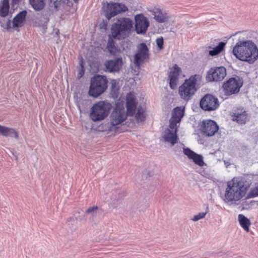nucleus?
Here are the masks:
<instances>
[{
  "label": "nucleus",
  "instance_id": "nucleus-20",
  "mask_svg": "<svg viewBox=\"0 0 258 258\" xmlns=\"http://www.w3.org/2000/svg\"><path fill=\"white\" fill-rule=\"evenodd\" d=\"M233 120L240 124H244L247 120L248 114L243 108L234 110L232 115Z\"/></svg>",
  "mask_w": 258,
  "mask_h": 258
},
{
  "label": "nucleus",
  "instance_id": "nucleus-3",
  "mask_svg": "<svg viewBox=\"0 0 258 258\" xmlns=\"http://www.w3.org/2000/svg\"><path fill=\"white\" fill-rule=\"evenodd\" d=\"M133 21L129 18L122 17L112 24L111 28V36L121 40L128 36L133 27Z\"/></svg>",
  "mask_w": 258,
  "mask_h": 258
},
{
  "label": "nucleus",
  "instance_id": "nucleus-36",
  "mask_svg": "<svg viewBox=\"0 0 258 258\" xmlns=\"http://www.w3.org/2000/svg\"><path fill=\"white\" fill-rule=\"evenodd\" d=\"M179 122L180 121H176L175 119H173L171 118L170 120V128L172 129V131H174L175 129L177 130V123Z\"/></svg>",
  "mask_w": 258,
  "mask_h": 258
},
{
  "label": "nucleus",
  "instance_id": "nucleus-19",
  "mask_svg": "<svg viewBox=\"0 0 258 258\" xmlns=\"http://www.w3.org/2000/svg\"><path fill=\"white\" fill-rule=\"evenodd\" d=\"M150 11L154 16V18L159 23L166 22L170 18L168 13L158 8H154Z\"/></svg>",
  "mask_w": 258,
  "mask_h": 258
},
{
  "label": "nucleus",
  "instance_id": "nucleus-29",
  "mask_svg": "<svg viewBox=\"0 0 258 258\" xmlns=\"http://www.w3.org/2000/svg\"><path fill=\"white\" fill-rule=\"evenodd\" d=\"M184 108L176 107L173 111L172 118L175 119L176 121H180L184 115Z\"/></svg>",
  "mask_w": 258,
  "mask_h": 258
},
{
  "label": "nucleus",
  "instance_id": "nucleus-13",
  "mask_svg": "<svg viewBox=\"0 0 258 258\" xmlns=\"http://www.w3.org/2000/svg\"><path fill=\"white\" fill-rule=\"evenodd\" d=\"M201 130L204 135L211 137L217 132L219 126L215 121L208 119L203 121Z\"/></svg>",
  "mask_w": 258,
  "mask_h": 258
},
{
  "label": "nucleus",
  "instance_id": "nucleus-11",
  "mask_svg": "<svg viewBox=\"0 0 258 258\" xmlns=\"http://www.w3.org/2000/svg\"><path fill=\"white\" fill-rule=\"evenodd\" d=\"M226 75V70L224 67L211 68L208 72L206 79L209 81H220Z\"/></svg>",
  "mask_w": 258,
  "mask_h": 258
},
{
  "label": "nucleus",
  "instance_id": "nucleus-38",
  "mask_svg": "<svg viewBox=\"0 0 258 258\" xmlns=\"http://www.w3.org/2000/svg\"><path fill=\"white\" fill-rule=\"evenodd\" d=\"M12 28V22H11V20H7L6 21V24H5V28H4V31H8V30H9V29H10Z\"/></svg>",
  "mask_w": 258,
  "mask_h": 258
},
{
  "label": "nucleus",
  "instance_id": "nucleus-10",
  "mask_svg": "<svg viewBox=\"0 0 258 258\" xmlns=\"http://www.w3.org/2000/svg\"><path fill=\"white\" fill-rule=\"evenodd\" d=\"M127 116L124 108L116 105L110 115V123L112 126L119 125L126 119Z\"/></svg>",
  "mask_w": 258,
  "mask_h": 258
},
{
  "label": "nucleus",
  "instance_id": "nucleus-5",
  "mask_svg": "<svg viewBox=\"0 0 258 258\" xmlns=\"http://www.w3.org/2000/svg\"><path fill=\"white\" fill-rule=\"evenodd\" d=\"M108 80L106 77L96 75L91 79L89 94L96 98L103 94L107 88Z\"/></svg>",
  "mask_w": 258,
  "mask_h": 258
},
{
  "label": "nucleus",
  "instance_id": "nucleus-8",
  "mask_svg": "<svg viewBox=\"0 0 258 258\" xmlns=\"http://www.w3.org/2000/svg\"><path fill=\"white\" fill-rule=\"evenodd\" d=\"M243 81L239 78H230L223 84L224 93L226 95L237 93L242 87Z\"/></svg>",
  "mask_w": 258,
  "mask_h": 258
},
{
  "label": "nucleus",
  "instance_id": "nucleus-4",
  "mask_svg": "<svg viewBox=\"0 0 258 258\" xmlns=\"http://www.w3.org/2000/svg\"><path fill=\"white\" fill-rule=\"evenodd\" d=\"M112 106L107 101H100L94 104L90 111L89 116L94 122L100 121L109 115Z\"/></svg>",
  "mask_w": 258,
  "mask_h": 258
},
{
  "label": "nucleus",
  "instance_id": "nucleus-16",
  "mask_svg": "<svg viewBox=\"0 0 258 258\" xmlns=\"http://www.w3.org/2000/svg\"><path fill=\"white\" fill-rule=\"evenodd\" d=\"M122 64V60L121 58L109 60L105 61L104 63L105 71L110 73L118 72L121 69Z\"/></svg>",
  "mask_w": 258,
  "mask_h": 258
},
{
  "label": "nucleus",
  "instance_id": "nucleus-12",
  "mask_svg": "<svg viewBox=\"0 0 258 258\" xmlns=\"http://www.w3.org/2000/svg\"><path fill=\"white\" fill-rule=\"evenodd\" d=\"M149 58V50L146 44L141 43L138 46V51L134 56V63L140 67L141 63Z\"/></svg>",
  "mask_w": 258,
  "mask_h": 258
},
{
  "label": "nucleus",
  "instance_id": "nucleus-33",
  "mask_svg": "<svg viewBox=\"0 0 258 258\" xmlns=\"http://www.w3.org/2000/svg\"><path fill=\"white\" fill-rule=\"evenodd\" d=\"M255 204V201H244L242 202L243 209L249 210Z\"/></svg>",
  "mask_w": 258,
  "mask_h": 258
},
{
  "label": "nucleus",
  "instance_id": "nucleus-21",
  "mask_svg": "<svg viewBox=\"0 0 258 258\" xmlns=\"http://www.w3.org/2000/svg\"><path fill=\"white\" fill-rule=\"evenodd\" d=\"M0 135L5 137H14L19 139L18 133L13 128L0 125Z\"/></svg>",
  "mask_w": 258,
  "mask_h": 258
},
{
  "label": "nucleus",
  "instance_id": "nucleus-1",
  "mask_svg": "<svg viewBox=\"0 0 258 258\" xmlns=\"http://www.w3.org/2000/svg\"><path fill=\"white\" fill-rule=\"evenodd\" d=\"M233 53L239 60L252 63L258 58V48L251 40L239 41L234 47Z\"/></svg>",
  "mask_w": 258,
  "mask_h": 258
},
{
  "label": "nucleus",
  "instance_id": "nucleus-6",
  "mask_svg": "<svg viewBox=\"0 0 258 258\" xmlns=\"http://www.w3.org/2000/svg\"><path fill=\"white\" fill-rule=\"evenodd\" d=\"M198 77L197 75L190 76L179 87V94L182 99L188 101L195 95L197 90L196 84Z\"/></svg>",
  "mask_w": 258,
  "mask_h": 258
},
{
  "label": "nucleus",
  "instance_id": "nucleus-7",
  "mask_svg": "<svg viewBox=\"0 0 258 258\" xmlns=\"http://www.w3.org/2000/svg\"><path fill=\"white\" fill-rule=\"evenodd\" d=\"M127 11L128 8L124 4L110 2L107 4V6L104 10V15L108 20H109L111 18L118 14Z\"/></svg>",
  "mask_w": 258,
  "mask_h": 258
},
{
  "label": "nucleus",
  "instance_id": "nucleus-34",
  "mask_svg": "<svg viewBox=\"0 0 258 258\" xmlns=\"http://www.w3.org/2000/svg\"><path fill=\"white\" fill-rule=\"evenodd\" d=\"M258 196V185L252 188L247 195V198H253Z\"/></svg>",
  "mask_w": 258,
  "mask_h": 258
},
{
  "label": "nucleus",
  "instance_id": "nucleus-35",
  "mask_svg": "<svg viewBox=\"0 0 258 258\" xmlns=\"http://www.w3.org/2000/svg\"><path fill=\"white\" fill-rule=\"evenodd\" d=\"M207 214V212H201L199 213L198 214L195 215L194 217L192 218V220L193 221H198V220L203 219L205 218L206 215Z\"/></svg>",
  "mask_w": 258,
  "mask_h": 258
},
{
  "label": "nucleus",
  "instance_id": "nucleus-22",
  "mask_svg": "<svg viewBox=\"0 0 258 258\" xmlns=\"http://www.w3.org/2000/svg\"><path fill=\"white\" fill-rule=\"evenodd\" d=\"M163 138L165 142L170 143L172 146H174L177 141L176 129L174 131H171L170 129L166 130Z\"/></svg>",
  "mask_w": 258,
  "mask_h": 258
},
{
  "label": "nucleus",
  "instance_id": "nucleus-17",
  "mask_svg": "<svg viewBox=\"0 0 258 258\" xmlns=\"http://www.w3.org/2000/svg\"><path fill=\"white\" fill-rule=\"evenodd\" d=\"M137 102L135 97L131 93H128L126 97L127 115L133 116L137 108Z\"/></svg>",
  "mask_w": 258,
  "mask_h": 258
},
{
  "label": "nucleus",
  "instance_id": "nucleus-15",
  "mask_svg": "<svg viewBox=\"0 0 258 258\" xmlns=\"http://www.w3.org/2000/svg\"><path fill=\"white\" fill-rule=\"evenodd\" d=\"M181 73V69L175 64L172 68L170 69L168 74V79L169 80V86L172 89L176 88L179 81V76Z\"/></svg>",
  "mask_w": 258,
  "mask_h": 258
},
{
  "label": "nucleus",
  "instance_id": "nucleus-46",
  "mask_svg": "<svg viewBox=\"0 0 258 258\" xmlns=\"http://www.w3.org/2000/svg\"><path fill=\"white\" fill-rule=\"evenodd\" d=\"M225 164L228 165V163H226V162H224Z\"/></svg>",
  "mask_w": 258,
  "mask_h": 258
},
{
  "label": "nucleus",
  "instance_id": "nucleus-42",
  "mask_svg": "<svg viewBox=\"0 0 258 258\" xmlns=\"http://www.w3.org/2000/svg\"><path fill=\"white\" fill-rule=\"evenodd\" d=\"M111 131L110 127L107 126L105 128L102 130V131Z\"/></svg>",
  "mask_w": 258,
  "mask_h": 258
},
{
  "label": "nucleus",
  "instance_id": "nucleus-40",
  "mask_svg": "<svg viewBox=\"0 0 258 258\" xmlns=\"http://www.w3.org/2000/svg\"><path fill=\"white\" fill-rule=\"evenodd\" d=\"M6 21H6L5 20H0L1 26L2 28V30L3 31H4V28L5 27V24H6Z\"/></svg>",
  "mask_w": 258,
  "mask_h": 258
},
{
  "label": "nucleus",
  "instance_id": "nucleus-39",
  "mask_svg": "<svg viewBox=\"0 0 258 258\" xmlns=\"http://www.w3.org/2000/svg\"><path fill=\"white\" fill-rule=\"evenodd\" d=\"M42 14L44 16V23L47 24L49 21V15L46 14L45 12L43 11ZM47 24H46V25Z\"/></svg>",
  "mask_w": 258,
  "mask_h": 258
},
{
  "label": "nucleus",
  "instance_id": "nucleus-27",
  "mask_svg": "<svg viewBox=\"0 0 258 258\" xmlns=\"http://www.w3.org/2000/svg\"><path fill=\"white\" fill-rule=\"evenodd\" d=\"M29 3L36 11H40L45 7V0H29Z\"/></svg>",
  "mask_w": 258,
  "mask_h": 258
},
{
  "label": "nucleus",
  "instance_id": "nucleus-32",
  "mask_svg": "<svg viewBox=\"0 0 258 258\" xmlns=\"http://www.w3.org/2000/svg\"><path fill=\"white\" fill-rule=\"evenodd\" d=\"M98 209V208L97 206H94L92 207H89L86 210L85 212V215H87L88 214H90V220L93 221L94 218L96 217L97 215V210Z\"/></svg>",
  "mask_w": 258,
  "mask_h": 258
},
{
  "label": "nucleus",
  "instance_id": "nucleus-9",
  "mask_svg": "<svg viewBox=\"0 0 258 258\" xmlns=\"http://www.w3.org/2000/svg\"><path fill=\"white\" fill-rule=\"evenodd\" d=\"M200 107L205 111H213L219 106V100L217 98L211 94L205 95L201 100Z\"/></svg>",
  "mask_w": 258,
  "mask_h": 258
},
{
  "label": "nucleus",
  "instance_id": "nucleus-31",
  "mask_svg": "<svg viewBox=\"0 0 258 258\" xmlns=\"http://www.w3.org/2000/svg\"><path fill=\"white\" fill-rule=\"evenodd\" d=\"M145 114L144 113V109L141 106L138 108V111L136 114V118L138 122H141L145 119Z\"/></svg>",
  "mask_w": 258,
  "mask_h": 258
},
{
  "label": "nucleus",
  "instance_id": "nucleus-37",
  "mask_svg": "<svg viewBox=\"0 0 258 258\" xmlns=\"http://www.w3.org/2000/svg\"><path fill=\"white\" fill-rule=\"evenodd\" d=\"M156 43L160 49H162L163 48V39L162 37L158 38L156 39Z\"/></svg>",
  "mask_w": 258,
  "mask_h": 258
},
{
  "label": "nucleus",
  "instance_id": "nucleus-2",
  "mask_svg": "<svg viewBox=\"0 0 258 258\" xmlns=\"http://www.w3.org/2000/svg\"><path fill=\"white\" fill-rule=\"evenodd\" d=\"M248 186L241 181L232 179L227 183L225 190L224 201L225 203L236 204L246 194Z\"/></svg>",
  "mask_w": 258,
  "mask_h": 258
},
{
  "label": "nucleus",
  "instance_id": "nucleus-44",
  "mask_svg": "<svg viewBox=\"0 0 258 258\" xmlns=\"http://www.w3.org/2000/svg\"><path fill=\"white\" fill-rule=\"evenodd\" d=\"M225 164L228 165V163H226V162H224Z\"/></svg>",
  "mask_w": 258,
  "mask_h": 258
},
{
  "label": "nucleus",
  "instance_id": "nucleus-41",
  "mask_svg": "<svg viewBox=\"0 0 258 258\" xmlns=\"http://www.w3.org/2000/svg\"><path fill=\"white\" fill-rule=\"evenodd\" d=\"M81 66L82 69H81V71H80V73H79L80 77H82L84 75V72H85L83 64H81Z\"/></svg>",
  "mask_w": 258,
  "mask_h": 258
},
{
  "label": "nucleus",
  "instance_id": "nucleus-45",
  "mask_svg": "<svg viewBox=\"0 0 258 258\" xmlns=\"http://www.w3.org/2000/svg\"><path fill=\"white\" fill-rule=\"evenodd\" d=\"M225 164L228 165V163H226V162H224Z\"/></svg>",
  "mask_w": 258,
  "mask_h": 258
},
{
  "label": "nucleus",
  "instance_id": "nucleus-28",
  "mask_svg": "<svg viewBox=\"0 0 258 258\" xmlns=\"http://www.w3.org/2000/svg\"><path fill=\"white\" fill-rule=\"evenodd\" d=\"M9 8V0H2L0 4V16L6 17L8 14Z\"/></svg>",
  "mask_w": 258,
  "mask_h": 258
},
{
  "label": "nucleus",
  "instance_id": "nucleus-25",
  "mask_svg": "<svg viewBox=\"0 0 258 258\" xmlns=\"http://www.w3.org/2000/svg\"><path fill=\"white\" fill-rule=\"evenodd\" d=\"M225 45L226 43L220 42L216 47L209 46L208 47L210 50L209 51V54L212 56L217 55L224 50Z\"/></svg>",
  "mask_w": 258,
  "mask_h": 258
},
{
  "label": "nucleus",
  "instance_id": "nucleus-43",
  "mask_svg": "<svg viewBox=\"0 0 258 258\" xmlns=\"http://www.w3.org/2000/svg\"><path fill=\"white\" fill-rule=\"evenodd\" d=\"M79 0H74L75 3H77Z\"/></svg>",
  "mask_w": 258,
  "mask_h": 258
},
{
  "label": "nucleus",
  "instance_id": "nucleus-26",
  "mask_svg": "<svg viewBox=\"0 0 258 258\" xmlns=\"http://www.w3.org/2000/svg\"><path fill=\"white\" fill-rule=\"evenodd\" d=\"M238 220L240 226L246 230L249 231V227L250 225V220L243 214H239L238 216Z\"/></svg>",
  "mask_w": 258,
  "mask_h": 258
},
{
  "label": "nucleus",
  "instance_id": "nucleus-14",
  "mask_svg": "<svg viewBox=\"0 0 258 258\" xmlns=\"http://www.w3.org/2000/svg\"><path fill=\"white\" fill-rule=\"evenodd\" d=\"M135 29L137 34H145L149 26V22L143 14L135 16Z\"/></svg>",
  "mask_w": 258,
  "mask_h": 258
},
{
  "label": "nucleus",
  "instance_id": "nucleus-18",
  "mask_svg": "<svg viewBox=\"0 0 258 258\" xmlns=\"http://www.w3.org/2000/svg\"><path fill=\"white\" fill-rule=\"evenodd\" d=\"M183 153L189 159L192 160L196 164L199 166L202 167L205 164L203 156L196 153L189 148H183Z\"/></svg>",
  "mask_w": 258,
  "mask_h": 258
},
{
  "label": "nucleus",
  "instance_id": "nucleus-23",
  "mask_svg": "<svg viewBox=\"0 0 258 258\" xmlns=\"http://www.w3.org/2000/svg\"><path fill=\"white\" fill-rule=\"evenodd\" d=\"M27 12L26 10L19 12L13 19V27H21L26 20Z\"/></svg>",
  "mask_w": 258,
  "mask_h": 258
},
{
  "label": "nucleus",
  "instance_id": "nucleus-30",
  "mask_svg": "<svg viewBox=\"0 0 258 258\" xmlns=\"http://www.w3.org/2000/svg\"><path fill=\"white\" fill-rule=\"evenodd\" d=\"M113 37L109 36L107 44V48L110 53L115 54L117 51V46L115 45V41L113 40Z\"/></svg>",
  "mask_w": 258,
  "mask_h": 258
},
{
  "label": "nucleus",
  "instance_id": "nucleus-24",
  "mask_svg": "<svg viewBox=\"0 0 258 258\" xmlns=\"http://www.w3.org/2000/svg\"><path fill=\"white\" fill-rule=\"evenodd\" d=\"M61 5H66L69 7L73 6V3L70 0H50L49 7L55 11H58Z\"/></svg>",
  "mask_w": 258,
  "mask_h": 258
}]
</instances>
